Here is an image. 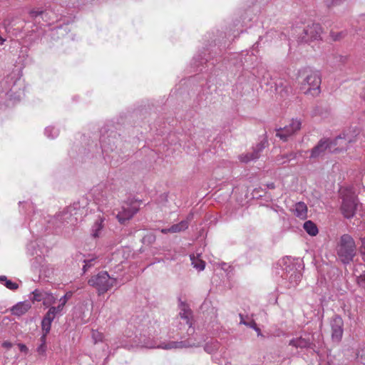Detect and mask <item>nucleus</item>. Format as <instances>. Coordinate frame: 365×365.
<instances>
[{
    "mask_svg": "<svg viewBox=\"0 0 365 365\" xmlns=\"http://www.w3.org/2000/svg\"><path fill=\"white\" fill-rule=\"evenodd\" d=\"M202 339V338L197 339V337H195L193 339H182L181 340L179 341H169L158 343L156 340H155L153 338H150V336H147L145 334H140L138 339V341H135V345L129 346L127 344H122L121 346L127 349L136 346L146 349L157 348L170 350L198 346L200 345Z\"/></svg>",
    "mask_w": 365,
    "mask_h": 365,
    "instance_id": "f257e3e1",
    "label": "nucleus"
},
{
    "mask_svg": "<svg viewBox=\"0 0 365 365\" xmlns=\"http://www.w3.org/2000/svg\"><path fill=\"white\" fill-rule=\"evenodd\" d=\"M351 142V140L346 138L345 135L344 136L339 135L332 141H330L329 139H322L312 149L310 158H317L322 156L327 150H329V152H336L346 150L347 144Z\"/></svg>",
    "mask_w": 365,
    "mask_h": 365,
    "instance_id": "f03ea898",
    "label": "nucleus"
},
{
    "mask_svg": "<svg viewBox=\"0 0 365 365\" xmlns=\"http://www.w3.org/2000/svg\"><path fill=\"white\" fill-rule=\"evenodd\" d=\"M282 272L281 277L287 288L296 287L300 282L302 277L301 270L299 269V265L297 267L290 258H284L280 262Z\"/></svg>",
    "mask_w": 365,
    "mask_h": 365,
    "instance_id": "7ed1b4c3",
    "label": "nucleus"
},
{
    "mask_svg": "<svg viewBox=\"0 0 365 365\" xmlns=\"http://www.w3.org/2000/svg\"><path fill=\"white\" fill-rule=\"evenodd\" d=\"M356 253V247L354 239L349 235H343L336 246V254L344 264H349Z\"/></svg>",
    "mask_w": 365,
    "mask_h": 365,
    "instance_id": "20e7f679",
    "label": "nucleus"
},
{
    "mask_svg": "<svg viewBox=\"0 0 365 365\" xmlns=\"http://www.w3.org/2000/svg\"><path fill=\"white\" fill-rule=\"evenodd\" d=\"M342 202L341 210L346 218L352 217L359 206L358 200L352 188H344L341 192Z\"/></svg>",
    "mask_w": 365,
    "mask_h": 365,
    "instance_id": "39448f33",
    "label": "nucleus"
},
{
    "mask_svg": "<svg viewBox=\"0 0 365 365\" xmlns=\"http://www.w3.org/2000/svg\"><path fill=\"white\" fill-rule=\"evenodd\" d=\"M322 80L318 71H310L300 83V90L302 93L312 96L320 93Z\"/></svg>",
    "mask_w": 365,
    "mask_h": 365,
    "instance_id": "423d86ee",
    "label": "nucleus"
},
{
    "mask_svg": "<svg viewBox=\"0 0 365 365\" xmlns=\"http://www.w3.org/2000/svg\"><path fill=\"white\" fill-rule=\"evenodd\" d=\"M117 279L110 277L107 272H101L98 274L92 277L88 280V284L98 289V294H101L106 292L111 287L115 285Z\"/></svg>",
    "mask_w": 365,
    "mask_h": 365,
    "instance_id": "0eeeda50",
    "label": "nucleus"
},
{
    "mask_svg": "<svg viewBox=\"0 0 365 365\" xmlns=\"http://www.w3.org/2000/svg\"><path fill=\"white\" fill-rule=\"evenodd\" d=\"M179 316L181 319H182L185 322V324L187 326V329L186 332V335L183 334L180 336V340L182 339H187L190 338H195L197 337V339L202 338V341L200 344L202 343V341H205L204 336L198 334L197 333H195V329L192 327V312L191 310L189 309L188 306L185 304V303H181L180 304V312L179 313Z\"/></svg>",
    "mask_w": 365,
    "mask_h": 365,
    "instance_id": "6e6552de",
    "label": "nucleus"
},
{
    "mask_svg": "<svg viewBox=\"0 0 365 365\" xmlns=\"http://www.w3.org/2000/svg\"><path fill=\"white\" fill-rule=\"evenodd\" d=\"M139 210L137 202H124L116 213V218L120 224L130 220Z\"/></svg>",
    "mask_w": 365,
    "mask_h": 365,
    "instance_id": "1a4fd4ad",
    "label": "nucleus"
},
{
    "mask_svg": "<svg viewBox=\"0 0 365 365\" xmlns=\"http://www.w3.org/2000/svg\"><path fill=\"white\" fill-rule=\"evenodd\" d=\"M302 121L299 119H292L289 125L284 128L276 129V136L283 141H287L289 138L301 129Z\"/></svg>",
    "mask_w": 365,
    "mask_h": 365,
    "instance_id": "9d476101",
    "label": "nucleus"
},
{
    "mask_svg": "<svg viewBox=\"0 0 365 365\" xmlns=\"http://www.w3.org/2000/svg\"><path fill=\"white\" fill-rule=\"evenodd\" d=\"M78 217L73 215V212H68V207L65 208L62 212L58 213L48 220V223L53 227H59L66 223L74 224Z\"/></svg>",
    "mask_w": 365,
    "mask_h": 365,
    "instance_id": "9b49d317",
    "label": "nucleus"
},
{
    "mask_svg": "<svg viewBox=\"0 0 365 365\" xmlns=\"http://www.w3.org/2000/svg\"><path fill=\"white\" fill-rule=\"evenodd\" d=\"M322 28L319 24H312L307 26L302 34L299 37V41L301 43H308L312 40H317L320 38Z\"/></svg>",
    "mask_w": 365,
    "mask_h": 365,
    "instance_id": "f8f14e48",
    "label": "nucleus"
},
{
    "mask_svg": "<svg viewBox=\"0 0 365 365\" xmlns=\"http://www.w3.org/2000/svg\"><path fill=\"white\" fill-rule=\"evenodd\" d=\"M344 322L342 318L336 315L331 322V339L333 341L339 342L343 336Z\"/></svg>",
    "mask_w": 365,
    "mask_h": 365,
    "instance_id": "ddd939ff",
    "label": "nucleus"
},
{
    "mask_svg": "<svg viewBox=\"0 0 365 365\" xmlns=\"http://www.w3.org/2000/svg\"><path fill=\"white\" fill-rule=\"evenodd\" d=\"M268 142L266 139L262 140L253 148V151L250 153L242 154L239 159L243 163H248L251 160L259 158L260 153L266 148Z\"/></svg>",
    "mask_w": 365,
    "mask_h": 365,
    "instance_id": "4468645a",
    "label": "nucleus"
},
{
    "mask_svg": "<svg viewBox=\"0 0 365 365\" xmlns=\"http://www.w3.org/2000/svg\"><path fill=\"white\" fill-rule=\"evenodd\" d=\"M89 205V201L87 197H82L78 201L74 202L72 205L68 206V212H73V215L78 217H81L87 212V207Z\"/></svg>",
    "mask_w": 365,
    "mask_h": 365,
    "instance_id": "2eb2a0df",
    "label": "nucleus"
},
{
    "mask_svg": "<svg viewBox=\"0 0 365 365\" xmlns=\"http://www.w3.org/2000/svg\"><path fill=\"white\" fill-rule=\"evenodd\" d=\"M89 205V201L87 197H82L78 201L74 202L72 205L68 206V212H73V215L78 217H81L87 212V207Z\"/></svg>",
    "mask_w": 365,
    "mask_h": 365,
    "instance_id": "dca6fc26",
    "label": "nucleus"
},
{
    "mask_svg": "<svg viewBox=\"0 0 365 365\" xmlns=\"http://www.w3.org/2000/svg\"><path fill=\"white\" fill-rule=\"evenodd\" d=\"M193 219V213H190L185 220H182L178 224L173 225L169 228H164L161 230V232L163 234H168L169 232L171 233H177L180 232L182 231L186 230L188 227L189 224L191 222V220Z\"/></svg>",
    "mask_w": 365,
    "mask_h": 365,
    "instance_id": "f3484780",
    "label": "nucleus"
},
{
    "mask_svg": "<svg viewBox=\"0 0 365 365\" xmlns=\"http://www.w3.org/2000/svg\"><path fill=\"white\" fill-rule=\"evenodd\" d=\"M289 345L295 348L300 349H312L313 343L309 335L305 336H299L291 339L289 342Z\"/></svg>",
    "mask_w": 365,
    "mask_h": 365,
    "instance_id": "a211bd4d",
    "label": "nucleus"
},
{
    "mask_svg": "<svg viewBox=\"0 0 365 365\" xmlns=\"http://www.w3.org/2000/svg\"><path fill=\"white\" fill-rule=\"evenodd\" d=\"M291 211L295 217L301 220H305L307 217L308 208L304 202H298L295 203Z\"/></svg>",
    "mask_w": 365,
    "mask_h": 365,
    "instance_id": "6ab92c4d",
    "label": "nucleus"
},
{
    "mask_svg": "<svg viewBox=\"0 0 365 365\" xmlns=\"http://www.w3.org/2000/svg\"><path fill=\"white\" fill-rule=\"evenodd\" d=\"M103 222L104 218L101 215H98L91 228V235L93 237L96 238L100 236L101 232L103 228Z\"/></svg>",
    "mask_w": 365,
    "mask_h": 365,
    "instance_id": "aec40b11",
    "label": "nucleus"
},
{
    "mask_svg": "<svg viewBox=\"0 0 365 365\" xmlns=\"http://www.w3.org/2000/svg\"><path fill=\"white\" fill-rule=\"evenodd\" d=\"M31 308V305L28 302H19L14 306L11 309L12 314L16 316L24 314Z\"/></svg>",
    "mask_w": 365,
    "mask_h": 365,
    "instance_id": "412c9836",
    "label": "nucleus"
},
{
    "mask_svg": "<svg viewBox=\"0 0 365 365\" xmlns=\"http://www.w3.org/2000/svg\"><path fill=\"white\" fill-rule=\"evenodd\" d=\"M240 324H244L248 327H250V328L253 329L257 333L258 336L261 335V330L257 326V324L255 323V322L253 319H250L247 318V320H246L245 319L244 316L241 314H240Z\"/></svg>",
    "mask_w": 365,
    "mask_h": 365,
    "instance_id": "4be33fe9",
    "label": "nucleus"
},
{
    "mask_svg": "<svg viewBox=\"0 0 365 365\" xmlns=\"http://www.w3.org/2000/svg\"><path fill=\"white\" fill-rule=\"evenodd\" d=\"M303 228L310 236H316L319 230L317 225L311 220H307L304 223Z\"/></svg>",
    "mask_w": 365,
    "mask_h": 365,
    "instance_id": "5701e85b",
    "label": "nucleus"
},
{
    "mask_svg": "<svg viewBox=\"0 0 365 365\" xmlns=\"http://www.w3.org/2000/svg\"><path fill=\"white\" fill-rule=\"evenodd\" d=\"M53 317L46 314L41 322V327L44 332L43 335H46V336L47 334L49 333L51 330V323L53 321Z\"/></svg>",
    "mask_w": 365,
    "mask_h": 365,
    "instance_id": "b1692460",
    "label": "nucleus"
},
{
    "mask_svg": "<svg viewBox=\"0 0 365 365\" xmlns=\"http://www.w3.org/2000/svg\"><path fill=\"white\" fill-rule=\"evenodd\" d=\"M0 283L4 284L7 289L10 290H16L19 288V285L17 283L9 279L4 275L0 276Z\"/></svg>",
    "mask_w": 365,
    "mask_h": 365,
    "instance_id": "393cba45",
    "label": "nucleus"
},
{
    "mask_svg": "<svg viewBox=\"0 0 365 365\" xmlns=\"http://www.w3.org/2000/svg\"><path fill=\"white\" fill-rule=\"evenodd\" d=\"M190 260L192 266L199 271H202L205 269V262L200 259L198 257L195 255H190Z\"/></svg>",
    "mask_w": 365,
    "mask_h": 365,
    "instance_id": "a878e982",
    "label": "nucleus"
},
{
    "mask_svg": "<svg viewBox=\"0 0 365 365\" xmlns=\"http://www.w3.org/2000/svg\"><path fill=\"white\" fill-rule=\"evenodd\" d=\"M296 158L297 154L294 153H290L286 155H279L276 157V162L279 164H283L289 161L291 159H294Z\"/></svg>",
    "mask_w": 365,
    "mask_h": 365,
    "instance_id": "bb28decb",
    "label": "nucleus"
},
{
    "mask_svg": "<svg viewBox=\"0 0 365 365\" xmlns=\"http://www.w3.org/2000/svg\"><path fill=\"white\" fill-rule=\"evenodd\" d=\"M46 292L39 289H35L31 294L30 299L33 302H43Z\"/></svg>",
    "mask_w": 365,
    "mask_h": 365,
    "instance_id": "cd10ccee",
    "label": "nucleus"
},
{
    "mask_svg": "<svg viewBox=\"0 0 365 365\" xmlns=\"http://www.w3.org/2000/svg\"><path fill=\"white\" fill-rule=\"evenodd\" d=\"M220 344L217 341H211L207 342L205 346V351L208 354H213L217 351Z\"/></svg>",
    "mask_w": 365,
    "mask_h": 365,
    "instance_id": "c85d7f7f",
    "label": "nucleus"
},
{
    "mask_svg": "<svg viewBox=\"0 0 365 365\" xmlns=\"http://www.w3.org/2000/svg\"><path fill=\"white\" fill-rule=\"evenodd\" d=\"M347 60H348L347 56H343L341 54H334V55H333L332 63L334 66L344 65L346 63Z\"/></svg>",
    "mask_w": 365,
    "mask_h": 365,
    "instance_id": "c756f323",
    "label": "nucleus"
},
{
    "mask_svg": "<svg viewBox=\"0 0 365 365\" xmlns=\"http://www.w3.org/2000/svg\"><path fill=\"white\" fill-rule=\"evenodd\" d=\"M36 246H38V245L36 242H31L29 244H28L27 252H29V255H36L38 256H40L43 253L42 251L36 249Z\"/></svg>",
    "mask_w": 365,
    "mask_h": 365,
    "instance_id": "7c9ffc66",
    "label": "nucleus"
},
{
    "mask_svg": "<svg viewBox=\"0 0 365 365\" xmlns=\"http://www.w3.org/2000/svg\"><path fill=\"white\" fill-rule=\"evenodd\" d=\"M63 309L62 306L58 304L57 307H50L46 314L55 319L56 316L62 314Z\"/></svg>",
    "mask_w": 365,
    "mask_h": 365,
    "instance_id": "2f4dec72",
    "label": "nucleus"
},
{
    "mask_svg": "<svg viewBox=\"0 0 365 365\" xmlns=\"http://www.w3.org/2000/svg\"><path fill=\"white\" fill-rule=\"evenodd\" d=\"M41 344L37 347V352L40 355H45L46 351V335H42L40 339Z\"/></svg>",
    "mask_w": 365,
    "mask_h": 365,
    "instance_id": "473e14b6",
    "label": "nucleus"
},
{
    "mask_svg": "<svg viewBox=\"0 0 365 365\" xmlns=\"http://www.w3.org/2000/svg\"><path fill=\"white\" fill-rule=\"evenodd\" d=\"M97 257H88V258L85 259L83 260L84 265L83 267V270L84 272H86L88 268L93 266L96 262Z\"/></svg>",
    "mask_w": 365,
    "mask_h": 365,
    "instance_id": "72a5a7b5",
    "label": "nucleus"
},
{
    "mask_svg": "<svg viewBox=\"0 0 365 365\" xmlns=\"http://www.w3.org/2000/svg\"><path fill=\"white\" fill-rule=\"evenodd\" d=\"M45 134L49 138H55L58 135V130L53 126H48L45 129Z\"/></svg>",
    "mask_w": 365,
    "mask_h": 365,
    "instance_id": "f704fd0d",
    "label": "nucleus"
},
{
    "mask_svg": "<svg viewBox=\"0 0 365 365\" xmlns=\"http://www.w3.org/2000/svg\"><path fill=\"white\" fill-rule=\"evenodd\" d=\"M56 297L53 295V294L46 292V295L44 296L43 304L46 306H49L56 302Z\"/></svg>",
    "mask_w": 365,
    "mask_h": 365,
    "instance_id": "c9c22d12",
    "label": "nucleus"
},
{
    "mask_svg": "<svg viewBox=\"0 0 365 365\" xmlns=\"http://www.w3.org/2000/svg\"><path fill=\"white\" fill-rule=\"evenodd\" d=\"M92 338L94 341V343L96 344L98 342L103 341V333H101L98 331L93 330L92 331Z\"/></svg>",
    "mask_w": 365,
    "mask_h": 365,
    "instance_id": "e433bc0d",
    "label": "nucleus"
},
{
    "mask_svg": "<svg viewBox=\"0 0 365 365\" xmlns=\"http://www.w3.org/2000/svg\"><path fill=\"white\" fill-rule=\"evenodd\" d=\"M30 16L34 19H38L39 17L43 18L46 16V13L42 11L32 10L30 11Z\"/></svg>",
    "mask_w": 365,
    "mask_h": 365,
    "instance_id": "4c0bfd02",
    "label": "nucleus"
},
{
    "mask_svg": "<svg viewBox=\"0 0 365 365\" xmlns=\"http://www.w3.org/2000/svg\"><path fill=\"white\" fill-rule=\"evenodd\" d=\"M330 36L334 41H339L345 36V34L344 32H334L331 31L330 33Z\"/></svg>",
    "mask_w": 365,
    "mask_h": 365,
    "instance_id": "58836bf2",
    "label": "nucleus"
},
{
    "mask_svg": "<svg viewBox=\"0 0 365 365\" xmlns=\"http://www.w3.org/2000/svg\"><path fill=\"white\" fill-rule=\"evenodd\" d=\"M362 259L365 262V238L361 240V245L359 249Z\"/></svg>",
    "mask_w": 365,
    "mask_h": 365,
    "instance_id": "ea45409f",
    "label": "nucleus"
},
{
    "mask_svg": "<svg viewBox=\"0 0 365 365\" xmlns=\"http://www.w3.org/2000/svg\"><path fill=\"white\" fill-rule=\"evenodd\" d=\"M84 0H70L73 6H78L83 3Z\"/></svg>",
    "mask_w": 365,
    "mask_h": 365,
    "instance_id": "a19ab883",
    "label": "nucleus"
},
{
    "mask_svg": "<svg viewBox=\"0 0 365 365\" xmlns=\"http://www.w3.org/2000/svg\"><path fill=\"white\" fill-rule=\"evenodd\" d=\"M19 349L21 352H25L26 353L27 351H28V348L26 347V346L25 344H19Z\"/></svg>",
    "mask_w": 365,
    "mask_h": 365,
    "instance_id": "79ce46f5",
    "label": "nucleus"
},
{
    "mask_svg": "<svg viewBox=\"0 0 365 365\" xmlns=\"http://www.w3.org/2000/svg\"><path fill=\"white\" fill-rule=\"evenodd\" d=\"M72 297V292H66L63 297L62 298H63L66 301H68L71 297Z\"/></svg>",
    "mask_w": 365,
    "mask_h": 365,
    "instance_id": "37998d69",
    "label": "nucleus"
},
{
    "mask_svg": "<svg viewBox=\"0 0 365 365\" xmlns=\"http://www.w3.org/2000/svg\"><path fill=\"white\" fill-rule=\"evenodd\" d=\"M2 346L6 348V349H10L11 346H12V344L9 341H4L3 344H2Z\"/></svg>",
    "mask_w": 365,
    "mask_h": 365,
    "instance_id": "c03bdc74",
    "label": "nucleus"
},
{
    "mask_svg": "<svg viewBox=\"0 0 365 365\" xmlns=\"http://www.w3.org/2000/svg\"><path fill=\"white\" fill-rule=\"evenodd\" d=\"M67 303V301H66L63 298H62V297L60 298L59 299V305H61L62 307L63 308L66 305V304Z\"/></svg>",
    "mask_w": 365,
    "mask_h": 365,
    "instance_id": "a18cd8bd",
    "label": "nucleus"
},
{
    "mask_svg": "<svg viewBox=\"0 0 365 365\" xmlns=\"http://www.w3.org/2000/svg\"><path fill=\"white\" fill-rule=\"evenodd\" d=\"M5 38H2L1 36H0V46L3 45L4 43L5 42Z\"/></svg>",
    "mask_w": 365,
    "mask_h": 365,
    "instance_id": "49530a36",
    "label": "nucleus"
},
{
    "mask_svg": "<svg viewBox=\"0 0 365 365\" xmlns=\"http://www.w3.org/2000/svg\"><path fill=\"white\" fill-rule=\"evenodd\" d=\"M26 205L27 206H29V207L33 208V205H32V203H31V202H26Z\"/></svg>",
    "mask_w": 365,
    "mask_h": 365,
    "instance_id": "de8ad7c7",
    "label": "nucleus"
},
{
    "mask_svg": "<svg viewBox=\"0 0 365 365\" xmlns=\"http://www.w3.org/2000/svg\"><path fill=\"white\" fill-rule=\"evenodd\" d=\"M363 98H364V101H365V90H364V93H363Z\"/></svg>",
    "mask_w": 365,
    "mask_h": 365,
    "instance_id": "09e8293b",
    "label": "nucleus"
}]
</instances>
